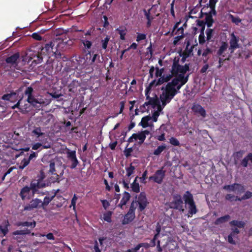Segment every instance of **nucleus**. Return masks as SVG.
Returning a JSON list of instances; mask_svg holds the SVG:
<instances>
[{
	"label": "nucleus",
	"mask_w": 252,
	"mask_h": 252,
	"mask_svg": "<svg viewBox=\"0 0 252 252\" xmlns=\"http://www.w3.org/2000/svg\"><path fill=\"white\" fill-rule=\"evenodd\" d=\"M180 57H175L173 60V64L171 67V72L174 76L186 77L185 74L189 70V64L186 63L184 65L179 64Z\"/></svg>",
	"instance_id": "f257e3e1"
},
{
	"label": "nucleus",
	"mask_w": 252,
	"mask_h": 252,
	"mask_svg": "<svg viewBox=\"0 0 252 252\" xmlns=\"http://www.w3.org/2000/svg\"><path fill=\"white\" fill-rule=\"evenodd\" d=\"M33 89L31 86L28 87L24 92L25 95L27 96V102L35 107L37 104H40V103L33 95Z\"/></svg>",
	"instance_id": "f03ea898"
},
{
	"label": "nucleus",
	"mask_w": 252,
	"mask_h": 252,
	"mask_svg": "<svg viewBox=\"0 0 252 252\" xmlns=\"http://www.w3.org/2000/svg\"><path fill=\"white\" fill-rule=\"evenodd\" d=\"M173 201L170 203V208L183 211V201L181 196L179 194H175L173 195Z\"/></svg>",
	"instance_id": "7ed1b4c3"
},
{
	"label": "nucleus",
	"mask_w": 252,
	"mask_h": 252,
	"mask_svg": "<svg viewBox=\"0 0 252 252\" xmlns=\"http://www.w3.org/2000/svg\"><path fill=\"white\" fill-rule=\"evenodd\" d=\"M189 77V75H186V77L179 76L172 79L171 82H174V83L173 84V86L176 88V89L178 91V93L181 87L188 81Z\"/></svg>",
	"instance_id": "20e7f679"
},
{
	"label": "nucleus",
	"mask_w": 252,
	"mask_h": 252,
	"mask_svg": "<svg viewBox=\"0 0 252 252\" xmlns=\"http://www.w3.org/2000/svg\"><path fill=\"white\" fill-rule=\"evenodd\" d=\"M48 185L49 183L41 182L37 180H33L30 183V187L33 194L38 193L39 189L45 188Z\"/></svg>",
	"instance_id": "39448f33"
},
{
	"label": "nucleus",
	"mask_w": 252,
	"mask_h": 252,
	"mask_svg": "<svg viewBox=\"0 0 252 252\" xmlns=\"http://www.w3.org/2000/svg\"><path fill=\"white\" fill-rule=\"evenodd\" d=\"M20 60V53L16 52L13 55L7 57L5 60V63L9 64L10 67L16 68L18 66Z\"/></svg>",
	"instance_id": "423d86ee"
},
{
	"label": "nucleus",
	"mask_w": 252,
	"mask_h": 252,
	"mask_svg": "<svg viewBox=\"0 0 252 252\" xmlns=\"http://www.w3.org/2000/svg\"><path fill=\"white\" fill-rule=\"evenodd\" d=\"M165 176V171L163 170V167L158 170L155 174L149 177L150 180H153L155 183L160 184L163 181Z\"/></svg>",
	"instance_id": "0eeeda50"
},
{
	"label": "nucleus",
	"mask_w": 252,
	"mask_h": 252,
	"mask_svg": "<svg viewBox=\"0 0 252 252\" xmlns=\"http://www.w3.org/2000/svg\"><path fill=\"white\" fill-rule=\"evenodd\" d=\"M88 59V57H87L86 56L85 57L83 56H79L76 57L75 59V62H74V63L76 64L75 67L77 68H79L78 69L79 70L87 67V66H89Z\"/></svg>",
	"instance_id": "6e6552de"
},
{
	"label": "nucleus",
	"mask_w": 252,
	"mask_h": 252,
	"mask_svg": "<svg viewBox=\"0 0 252 252\" xmlns=\"http://www.w3.org/2000/svg\"><path fill=\"white\" fill-rule=\"evenodd\" d=\"M137 202L138 204V211L139 212H142L146 208L149 203L144 192H141L139 194Z\"/></svg>",
	"instance_id": "1a4fd4ad"
},
{
	"label": "nucleus",
	"mask_w": 252,
	"mask_h": 252,
	"mask_svg": "<svg viewBox=\"0 0 252 252\" xmlns=\"http://www.w3.org/2000/svg\"><path fill=\"white\" fill-rule=\"evenodd\" d=\"M66 155L67 158L71 162V165L70 166V168H75L79 163V161L76 158V151L68 149L66 152Z\"/></svg>",
	"instance_id": "9d476101"
},
{
	"label": "nucleus",
	"mask_w": 252,
	"mask_h": 252,
	"mask_svg": "<svg viewBox=\"0 0 252 252\" xmlns=\"http://www.w3.org/2000/svg\"><path fill=\"white\" fill-rule=\"evenodd\" d=\"M88 55H89V59L88 61L89 65H93L94 63H102V61L100 60V56L99 54L97 53L94 54V51H89L88 53L86 54V56L88 57Z\"/></svg>",
	"instance_id": "9b49d317"
},
{
	"label": "nucleus",
	"mask_w": 252,
	"mask_h": 252,
	"mask_svg": "<svg viewBox=\"0 0 252 252\" xmlns=\"http://www.w3.org/2000/svg\"><path fill=\"white\" fill-rule=\"evenodd\" d=\"M174 82H168L165 88L164 91L162 92L165 94L169 95L171 98H173L174 96L178 94V91L176 88L173 87V84Z\"/></svg>",
	"instance_id": "f8f14e48"
},
{
	"label": "nucleus",
	"mask_w": 252,
	"mask_h": 252,
	"mask_svg": "<svg viewBox=\"0 0 252 252\" xmlns=\"http://www.w3.org/2000/svg\"><path fill=\"white\" fill-rule=\"evenodd\" d=\"M191 109L195 115H199L203 118L206 117V110L200 104L193 103Z\"/></svg>",
	"instance_id": "ddd939ff"
},
{
	"label": "nucleus",
	"mask_w": 252,
	"mask_h": 252,
	"mask_svg": "<svg viewBox=\"0 0 252 252\" xmlns=\"http://www.w3.org/2000/svg\"><path fill=\"white\" fill-rule=\"evenodd\" d=\"M39 142H37L32 145V150H37L40 148V150L43 149H48L51 148V144L44 139H39Z\"/></svg>",
	"instance_id": "4468645a"
},
{
	"label": "nucleus",
	"mask_w": 252,
	"mask_h": 252,
	"mask_svg": "<svg viewBox=\"0 0 252 252\" xmlns=\"http://www.w3.org/2000/svg\"><path fill=\"white\" fill-rule=\"evenodd\" d=\"M41 206V200L38 198L32 199L29 204L24 207V210H32Z\"/></svg>",
	"instance_id": "2eb2a0df"
},
{
	"label": "nucleus",
	"mask_w": 252,
	"mask_h": 252,
	"mask_svg": "<svg viewBox=\"0 0 252 252\" xmlns=\"http://www.w3.org/2000/svg\"><path fill=\"white\" fill-rule=\"evenodd\" d=\"M239 38L237 37L234 33H232L230 35V40L229 41L230 47L229 49L231 50V52H233L234 51L239 48Z\"/></svg>",
	"instance_id": "dca6fc26"
},
{
	"label": "nucleus",
	"mask_w": 252,
	"mask_h": 252,
	"mask_svg": "<svg viewBox=\"0 0 252 252\" xmlns=\"http://www.w3.org/2000/svg\"><path fill=\"white\" fill-rule=\"evenodd\" d=\"M81 83L76 80H73L68 86V91L72 93H76L79 90L78 88L81 86Z\"/></svg>",
	"instance_id": "f3484780"
},
{
	"label": "nucleus",
	"mask_w": 252,
	"mask_h": 252,
	"mask_svg": "<svg viewBox=\"0 0 252 252\" xmlns=\"http://www.w3.org/2000/svg\"><path fill=\"white\" fill-rule=\"evenodd\" d=\"M135 218V214L127 212L122 220L123 224H127L132 221Z\"/></svg>",
	"instance_id": "a211bd4d"
},
{
	"label": "nucleus",
	"mask_w": 252,
	"mask_h": 252,
	"mask_svg": "<svg viewBox=\"0 0 252 252\" xmlns=\"http://www.w3.org/2000/svg\"><path fill=\"white\" fill-rule=\"evenodd\" d=\"M185 202L187 204H190L194 202L192 194L189 191H187L183 196Z\"/></svg>",
	"instance_id": "6ab92c4d"
},
{
	"label": "nucleus",
	"mask_w": 252,
	"mask_h": 252,
	"mask_svg": "<svg viewBox=\"0 0 252 252\" xmlns=\"http://www.w3.org/2000/svg\"><path fill=\"white\" fill-rule=\"evenodd\" d=\"M160 98L162 103V106L164 107L167 103L170 102L173 98H171V97L169 95L162 93V94L160 96Z\"/></svg>",
	"instance_id": "aec40b11"
},
{
	"label": "nucleus",
	"mask_w": 252,
	"mask_h": 252,
	"mask_svg": "<svg viewBox=\"0 0 252 252\" xmlns=\"http://www.w3.org/2000/svg\"><path fill=\"white\" fill-rule=\"evenodd\" d=\"M31 190H32V189L30 186L28 187L27 186L23 187L21 189L19 195L23 200H24L26 199L27 195L30 193Z\"/></svg>",
	"instance_id": "412c9836"
},
{
	"label": "nucleus",
	"mask_w": 252,
	"mask_h": 252,
	"mask_svg": "<svg viewBox=\"0 0 252 252\" xmlns=\"http://www.w3.org/2000/svg\"><path fill=\"white\" fill-rule=\"evenodd\" d=\"M230 219V216L229 215H226L224 216L221 217L216 219V220L214 222V224L215 225H218L222 223H225L226 222H227Z\"/></svg>",
	"instance_id": "4be33fe9"
},
{
	"label": "nucleus",
	"mask_w": 252,
	"mask_h": 252,
	"mask_svg": "<svg viewBox=\"0 0 252 252\" xmlns=\"http://www.w3.org/2000/svg\"><path fill=\"white\" fill-rule=\"evenodd\" d=\"M2 225L3 226L0 225V230L3 235L5 236L8 232V227L10 225L9 221L7 220H4L2 222Z\"/></svg>",
	"instance_id": "5701e85b"
},
{
	"label": "nucleus",
	"mask_w": 252,
	"mask_h": 252,
	"mask_svg": "<svg viewBox=\"0 0 252 252\" xmlns=\"http://www.w3.org/2000/svg\"><path fill=\"white\" fill-rule=\"evenodd\" d=\"M228 48V44L226 42L223 41L221 43V45L220 47L219 50L217 51V55L219 56H222L223 53ZM223 57H224L223 55Z\"/></svg>",
	"instance_id": "b1692460"
},
{
	"label": "nucleus",
	"mask_w": 252,
	"mask_h": 252,
	"mask_svg": "<svg viewBox=\"0 0 252 252\" xmlns=\"http://www.w3.org/2000/svg\"><path fill=\"white\" fill-rule=\"evenodd\" d=\"M44 135V133L41 131L40 127H34L32 131V135L35 136L36 138H39Z\"/></svg>",
	"instance_id": "393cba45"
},
{
	"label": "nucleus",
	"mask_w": 252,
	"mask_h": 252,
	"mask_svg": "<svg viewBox=\"0 0 252 252\" xmlns=\"http://www.w3.org/2000/svg\"><path fill=\"white\" fill-rule=\"evenodd\" d=\"M204 15H205V24L207 25L208 28H210L212 26L214 20L213 18V17L210 14H207V13H204Z\"/></svg>",
	"instance_id": "a878e982"
},
{
	"label": "nucleus",
	"mask_w": 252,
	"mask_h": 252,
	"mask_svg": "<svg viewBox=\"0 0 252 252\" xmlns=\"http://www.w3.org/2000/svg\"><path fill=\"white\" fill-rule=\"evenodd\" d=\"M152 11V7L148 10H146L145 9L143 10L144 15L147 20H154L155 19V16L153 15Z\"/></svg>",
	"instance_id": "bb28decb"
},
{
	"label": "nucleus",
	"mask_w": 252,
	"mask_h": 252,
	"mask_svg": "<svg viewBox=\"0 0 252 252\" xmlns=\"http://www.w3.org/2000/svg\"><path fill=\"white\" fill-rule=\"evenodd\" d=\"M53 42H50L45 44L44 47L41 48V52L44 54H46L53 49Z\"/></svg>",
	"instance_id": "cd10ccee"
},
{
	"label": "nucleus",
	"mask_w": 252,
	"mask_h": 252,
	"mask_svg": "<svg viewBox=\"0 0 252 252\" xmlns=\"http://www.w3.org/2000/svg\"><path fill=\"white\" fill-rule=\"evenodd\" d=\"M250 161L252 163V153H249L245 157L241 162L242 166L246 167L248 166V161Z\"/></svg>",
	"instance_id": "c85d7f7f"
},
{
	"label": "nucleus",
	"mask_w": 252,
	"mask_h": 252,
	"mask_svg": "<svg viewBox=\"0 0 252 252\" xmlns=\"http://www.w3.org/2000/svg\"><path fill=\"white\" fill-rule=\"evenodd\" d=\"M135 141L137 140H139V141L138 142V144L139 145H141L142 144H143L146 138V136H145V135L143 133H141V132H138L137 133H135Z\"/></svg>",
	"instance_id": "c756f323"
},
{
	"label": "nucleus",
	"mask_w": 252,
	"mask_h": 252,
	"mask_svg": "<svg viewBox=\"0 0 252 252\" xmlns=\"http://www.w3.org/2000/svg\"><path fill=\"white\" fill-rule=\"evenodd\" d=\"M230 225L231 226H237L239 228H244L246 225L245 222L242 220H233L230 222Z\"/></svg>",
	"instance_id": "7c9ffc66"
},
{
	"label": "nucleus",
	"mask_w": 252,
	"mask_h": 252,
	"mask_svg": "<svg viewBox=\"0 0 252 252\" xmlns=\"http://www.w3.org/2000/svg\"><path fill=\"white\" fill-rule=\"evenodd\" d=\"M151 119V117L149 116H147L142 118L140 125L143 127L146 128L149 126V121Z\"/></svg>",
	"instance_id": "2f4dec72"
},
{
	"label": "nucleus",
	"mask_w": 252,
	"mask_h": 252,
	"mask_svg": "<svg viewBox=\"0 0 252 252\" xmlns=\"http://www.w3.org/2000/svg\"><path fill=\"white\" fill-rule=\"evenodd\" d=\"M55 195H53L51 197L48 196H46L44 198L43 201L42 202L41 201V206L42 207L44 208L45 206H47L49 203L53 199V198L55 197Z\"/></svg>",
	"instance_id": "473e14b6"
},
{
	"label": "nucleus",
	"mask_w": 252,
	"mask_h": 252,
	"mask_svg": "<svg viewBox=\"0 0 252 252\" xmlns=\"http://www.w3.org/2000/svg\"><path fill=\"white\" fill-rule=\"evenodd\" d=\"M81 42L87 49H89L91 48L92 42L86 38V37H84V36H82V39H81Z\"/></svg>",
	"instance_id": "72a5a7b5"
},
{
	"label": "nucleus",
	"mask_w": 252,
	"mask_h": 252,
	"mask_svg": "<svg viewBox=\"0 0 252 252\" xmlns=\"http://www.w3.org/2000/svg\"><path fill=\"white\" fill-rule=\"evenodd\" d=\"M235 191L237 194L243 193L245 190V187L240 184L235 183Z\"/></svg>",
	"instance_id": "f704fd0d"
},
{
	"label": "nucleus",
	"mask_w": 252,
	"mask_h": 252,
	"mask_svg": "<svg viewBox=\"0 0 252 252\" xmlns=\"http://www.w3.org/2000/svg\"><path fill=\"white\" fill-rule=\"evenodd\" d=\"M197 211L195 202L189 204V214L193 215L196 213Z\"/></svg>",
	"instance_id": "c9c22d12"
},
{
	"label": "nucleus",
	"mask_w": 252,
	"mask_h": 252,
	"mask_svg": "<svg viewBox=\"0 0 252 252\" xmlns=\"http://www.w3.org/2000/svg\"><path fill=\"white\" fill-rule=\"evenodd\" d=\"M137 178V177H136L134 182L131 185V188L132 189V190L133 192H136V193H138L140 191V187H139V183H138L136 182Z\"/></svg>",
	"instance_id": "e433bc0d"
},
{
	"label": "nucleus",
	"mask_w": 252,
	"mask_h": 252,
	"mask_svg": "<svg viewBox=\"0 0 252 252\" xmlns=\"http://www.w3.org/2000/svg\"><path fill=\"white\" fill-rule=\"evenodd\" d=\"M166 146L165 144L161 145L158 147V148L154 151V155L156 156L159 155L165 149Z\"/></svg>",
	"instance_id": "4c0bfd02"
},
{
	"label": "nucleus",
	"mask_w": 252,
	"mask_h": 252,
	"mask_svg": "<svg viewBox=\"0 0 252 252\" xmlns=\"http://www.w3.org/2000/svg\"><path fill=\"white\" fill-rule=\"evenodd\" d=\"M252 197V192L250 191H247L244 195H243L241 197H237L236 199L238 200V201H242L243 200H246L249 199Z\"/></svg>",
	"instance_id": "58836bf2"
},
{
	"label": "nucleus",
	"mask_w": 252,
	"mask_h": 252,
	"mask_svg": "<svg viewBox=\"0 0 252 252\" xmlns=\"http://www.w3.org/2000/svg\"><path fill=\"white\" fill-rule=\"evenodd\" d=\"M130 198V194L127 191H125L123 193V197L121 200V201L123 202V203H124V204L126 205L127 202L129 201Z\"/></svg>",
	"instance_id": "ea45409f"
},
{
	"label": "nucleus",
	"mask_w": 252,
	"mask_h": 252,
	"mask_svg": "<svg viewBox=\"0 0 252 252\" xmlns=\"http://www.w3.org/2000/svg\"><path fill=\"white\" fill-rule=\"evenodd\" d=\"M112 215V212L111 211H108V212L105 213L104 214H103V220L108 222H111Z\"/></svg>",
	"instance_id": "a19ab883"
},
{
	"label": "nucleus",
	"mask_w": 252,
	"mask_h": 252,
	"mask_svg": "<svg viewBox=\"0 0 252 252\" xmlns=\"http://www.w3.org/2000/svg\"><path fill=\"white\" fill-rule=\"evenodd\" d=\"M135 169V167L130 163L129 166L126 168V176L130 177L134 173Z\"/></svg>",
	"instance_id": "79ce46f5"
},
{
	"label": "nucleus",
	"mask_w": 252,
	"mask_h": 252,
	"mask_svg": "<svg viewBox=\"0 0 252 252\" xmlns=\"http://www.w3.org/2000/svg\"><path fill=\"white\" fill-rule=\"evenodd\" d=\"M30 161L28 158H24L21 162V165L19 166L20 169H23L30 163Z\"/></svg>",
	"instance_id": "37998d69"
},
{
	"label": "nucleus",
	"mask_w": 252,
	"mask_h": 252,
	"mask_svg": "<svg viewBox=\"0 0 252 252\" xmlns=\"http://www.w3.org/2000/svg\"><path fill=\"white\" fill-rule=\"evenodd\" d=\"M53 176L50 178L49 183H55L56 182L59 183L60 181L59 175L58 174H52Z\"/></svg>",
	"instance_id": "c03bdc74"
},
{
	"label": "nucleus",
	"mask_w": 252,
	"mask_h": 252,
	"mask_svg": "<svg viewBox=\"0 0 252 252\" xmlns=\"http://www.w3.org/2000/svg\"><path fill=\"white\" fill-rule=\"evenodd\" d=\"M110 40V37L106 36L104 39H102L101 41L102 44V48L103 49H106L109 41Z\"/></svg>",
	"instance_id": "a18cd8bd"
},
{
	"label": "nucleus",
	"mask_w": 252,
	"mask_h": 252,
	"mask_svg": "<svg viewBox=\"0 0 252 252\" xmlns=\"http://www.w3.org/2000/svg\"><path fill=\"white\" fill-rule=\"evenodd\" d=\"M55 171H56L55 163L54 161H51L50 162V164H49V172L52 175V174H57L56 173H55Z\"/></svg>",
	"instance_id": "49530a36"
},
{
	"label": "nucleus",
	"mask_w": 252,
	"mask_h": 252,
	"mask_svg": "<svg viewBox=\"0 0 252 252\" xmlns=\"http://www.w3.org/2000/svg\"><path fill=\"white\" fill-rule=\"evenodd\" d=\"M214 30L212 29L208 28L206 31V34L207 35V40L210 41L211 38L213 37V33Z\"/></svg>",
	"instance_id": "de8ad7c7"
},
{
	"label": "nucleus",
	"mask_w": 252,
	"mask_h": 252,
	"mask_svg": "<svg viewBox=\"0 0 252 252\" xmlns=\"http://www.w3.org/2000/svg\"><path fill=\"white\" fill-rule=\"evenodd\" d=\"M119 34L120 35V39L121 40H125V35L126 34V29H121L120 28L117 29Z\"/></svg>",
	"instance_id": "09e8293b"
},
{
	"label": "nucleus",
	"mask_w": 252,
	"mask_h": 252,
	"mask_svg": "<svg viewBox=\"0 0 252 252\" xmlns=\"http://www.w3.org/2000/svg\"><path fill=\"white\" fill-rule=\"evenodd\" d=\"M170 143L175 146H180V142L175 137H171L169 139Z\"/></svg>",
	"instance_id": "8fccbe9b"
},
{
	"label": "nucleus",
	"mask_w": 252,
	"mask_h": 252,
	"mask_svg": "<svg viewBox=\"0 0 252 252\" xmlns=\"http://www.w3.org/2000/svg\"><path fill=\"white\" fill-rule=\"evenodd\" d=\"M244 153V151L240 150L239 151L234 153L233 154V156L235 159L238 160L243 157Z\"/></svg>",
	"instance_id": "3c124183"
},
{
	"label": "nucleus",
	"mask_w": 252,
	"mask_h": 252,
	"mask_svg": "<svg viewBox=\"0 0 252 252\" xmlns=\"http://www.w3.org/2000/svg\"><path fill=\"white\" fill-rule=\"evenodd\" d=\"M229 16L231 19L232 22L233 23H235L236 24L238 25L241 22V20L238 17H235L231 14H230Z\"/></svg>",
	"instance_id": "603ef678"
},
{
	"label": "nucleus",
	"mask_w": 252,
	"mask_h": 252,
	"mask_svg": "<svg viewBox=\"0 0 252 252\" xmlns=\"http://www.w3.org/2000/svg\"><path fill=\"white\" fill-rule=\"evenodd\" d=\"M205 37L204 33L202 31H200V35H199L198 40L200 44L203 45L205 42Z\"/></svg>",
	"instance_id": "864d4df0"
},
{
	"label": "nucleus",
	"mask_w": 252,
	"mask_h": 252,
	"mask_svg": "<svg viewBox=\"0 0 252 252\" xmlns=\"http://www.w3.org/2000/svg\"><path fill=\"white\" fill-rule=\"evenodd\" d=\"M237 197H238L235 196V195L231 194H227L226 195L225 198L226 200L232 202L233 201H238V200L236 199Z\"/></svg>",
	"instance_id": "5fc2aeb1"
},
{
	"label": "nucleus",
	"mask_w": 252,
	"mask_h": 252,
	"mask_svg": "<svg viewBox=\"0 0 252 252\" xmlns=\"http://www.w3.org/2000/svg\"><path fill=\"white\" fill-rule=\"evenodd\" d=\"M77 199H78V197H77V195L75 194H74V195L71 199V205H70V207L71 208V207H72L73 209L74 210H75V209H76V200H77Z\"/></svg>",
	"instance_id": "6e6d98bb"
},
{
	"label": "nucleus",
	"mask_w": 252,
	"mask_h": 252,
	"mask_svg": "<svg viewBox=\"0 0 252 252\" xmlns=\"http://www.w3.org/2000/svg\"><path fill=\"white\" fill-rule=\"evenodd\" d=\"M196 22H197V25L198 26L200 27V28H201L200 31H202L203 32H204V30L205 29V25H206L204 21H203L202 20H197L196 21Z\"/></svg>",
	"instance_id": "4d7b16f0"
},
{
	"label": "nucleus",
	"mask_w": 252,
	"mask_h": 252,
	"mask_svg": "<svg viewBox=\"0 0 252 252\" xmlns=\"http://www.w3.org/2000/svg\"><path fill=\"white\" fill-rule=\"evenodd\" d=\"M208 6L210 8L211 10L209 12L207 13V14L216 16L217 15V11L215 9L216 5H209Z\"/></svg>",
	"instance_id": "13d9d810"
},
{
	"label": "nucleus",
	"mask_w": 252,
	"mask_h": 252,
	"mask_svg": "<svg viewBox=\"0 0 252 252\" xmlns=\"http://www.w3.org/2000/svg\"><path fill=\"white\" fill-rule=\"evenodd\" d=\"M23 226H31L34 228L36 225V222L33 220L32 222L24 221L23 222Z\"/></svg>",
	"instance_id": "bf43d9fd"
},
{
	"label": "nucleus",
	"mask_w": 252,
	"mask_h": 252,
	"mask_svg": "<svg viewBox=\"0 0 252 252\" xmlns=\"http://www.w3.org/2000/svg\"><path fill=\"white\" fill-rule=\"evenodd\" d=\"M235 183H234V184H233L232 185H225L223 187V189L225 190L230 191H235Z\"/></svg>",
	"instance_id": "052dcab7"
},
{
	"label": "nucleus",
	"mask_w": 252,
	"mask_h": 252,
	"mask_svg": "<svg viewBox=\"0 0 252 252\" xmlns=\"http://www.w3.org/2000/svg\"><path fill=\"white\" fill-rule=\"evenodd\" d=\"M132 151H133L132 148H131V147L128 148H126L124 151L125 156L126 158L129 157L131 156V153Z\"/></svg>",
	"instance_id": "680f3d73"
},
{
	"label": "nucleus",
	"mask_w": 252,
	"mask_h": 252,
	"mask_svg": "<svg viewBox=\"0 0 252 252\" xmlns=\"http://www.w3.org/2000/svg\"><path fill=\"white\" fill-rule=\"evenodd\" d=\"M146 38V35L144 33H139L136 37V41L139 42L141 40H144Z\"/></svg>",
	"instance_id": "e2e57ef3"
},
{
	"label": "nucleus",
	"mask_w": 252,
	"mask_h": 252,
	"mask_svg": "<svg viewBox=\"0 0 252 252\" xmlns=\"http://www.w3.org/2000/svg\"><path fill=\"white\" fill-rule=\"evenodd\" d=\"M15 93L13 94H6L2 95L1 98L4 100H10V98L12 97L13 94H15Z\"/></svg>",
	"instance_id": "0e129e2a"
},
{
	"label": "nucleus",
	"mask_w": 252,
	"mask_h": 252,
	"mask_svg": "<svg viewBox=\"0 0 252 252\" xmlns=\"http://www.w3.org/2000/svg\"><path fill=\"white\" fill-rule=\"evenodd\" d=\"M32 37L35 40L40 41L42 38L41 35L37 32H34L32 34Z\"/></svg>",
	"instance_id": "69168bd1"
},
{
	"label": "nucleus",
	"mask_w": 252,
	"mask_h": 252,
	"mask_svg": "<svg viewBox=\"0 0 252 252\" xmlns=\"http://www.w3.org/2000/svg\"><path fill=\"white\" fill-rule=\"evenodd\" d=\"M149 100V103H150V105L156 106L158 105V100L157 99H155L153 97H150L148 99Z\"/></svg>",
	"instance_id": "338daca9"
},
{
	"label": "nucleus",
	"mask_w": 252,
	"mask_h": 252,
	"mask_svg": "<svg viewBox=\"0 0 252 252\" xmlns=\"http://www.w3.org/2000/svg\"><path fill=\"white\" fill-rule=\"evenodd\" d=\"M32 153L28 157V159L31 161L33 158H35L38 156V152H35L31 151Z\"/></svg>",
	"instance_id": "774afa93"
}]
</instances>
